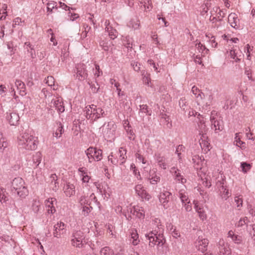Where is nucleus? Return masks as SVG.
Listing matches in <instances>:
<instances>
[{
	"label": "nucleus",
	"instance_id": "obj_1",
	"mask_svg": "<svg viewBox=\"0 0 255 255\" xmlns=\"http://www.w3.org/2000/svg\"><path fill=\"white\" fill-rule=\"evenodd\" d=\"M38 143L37 137L28 133H23L18 137V145L27 150L36 149Z\"/></svg>",
	"mask_w": 255,
	"mask_h": 255
},
{
	"label": "nucleus",
	"instance_id": "obj_2",
	"mask_svg": "<svg viewBox=\"0 0 255 255\" xmlns=\"http://www.w3.org/2000/svg\"><path fill=\"white\" fill-rule=\"evenodd\" d=\"M84 112L87 119L95 121L101 117H104L106 114L101 108H97L95 105L87 106L85 107Z\"/></svg>",
	"mask_w": 255,
	"mask_h": 255
},
{
	"label": "nucleus",
	"instance_id": "obj_3",
	"mask_svg": "<svg viewBox=\"0 0 255 255\" xmlns=\"http://www.w3.org/2000/svg\"><path fill=\"white\" fill-rule=\"evenodd\" d=\"M127 150L122 147H120L116 153L112 152L108 157V161L113 165H117L118 163L122 164L124 163L127 158Z\"/></svg>",
	"mask_w": 255,
	"mask_h": 255
},
{
	"label": "nucleus",
	"instance_id": "obj_4",
	"mask_svg": "<svg viewBox=\"0 0 255 255\" xmlns=\"http://www.w3.org/2000/svg\"><path fill=\"white\" fill-rule=\"evenodd\" d=\"M15 191L21 197H25L28 194V190L24 185L23 180L20 177L15 178L11 182V191Z\"/></svg>",
	"mask_w": 255,
	"mask_h": 255
},
{
	"label": "nucleus",
	"instance_id": "obj_5",
	"mask_svg": "<svg viewBox=\"0 0 255 255\" xmlns=\"http://www.w3.org/2000/svg\"><path fill=\"white\" fill-rule=\"evenodd\" d=\"M154 222L156 227L148 234L155 236L156 241L158 242V246H162L165 243V241L163 238L164 229L163 226L159 224L160 220L158 219H156Z\"/></svg>",
	"mask_w": 255,
	"mask_h": 255
},
{
	"label": "nucleus",
	"instance_id": "obj_6",
	"mask_svg": "<svg viewBox=\"0 0 255 255\" xmlns=\"http://www.w3.org/2000/svg\"><path fill=\"white\" fill-rule=\"evenodd\" d=\"M197 130H198V134L200 136L199 140L201 147H207L209 144L207 140L208 136L207 135L208 128L203 120L200 121L198 123Z\"/></svg>",
	"mask_w": 255,
	"mask_h": 255
},
{
	"label": "nucleus",
	"instance_id": "obj_7",
	"mask_svg": "<svg viewBox=\"0 0 255 255\" xmlns=\"http://www.w3.org/2000/svg\"><path fill=\"white\" fill-rule=\"evenodd\" d=\"M85 235L81 231H74L71 236V244L72 246L78 248H85Z\"/></svg>",
	"mask_w": 255,
	"mask_h": 255
},
{
	"label": "nucleus",
	"instance_id": "obj_8",
	"mask_svg": "<svg viewBox=\"0 0 255 255\" xmlns=\"http://www.w3.org/2000/svg\"><path fill=\"white\" fill-rule=\"evenodd\" d=\"M89 163L99 161L102 159V150L95 147H90L85 150Z\"/></svg>",
	"mask_w": 255,
	"mask_h": 255
},
{
	"label": "nucleus",
	"instance_id": "obj_9",
	"mask_svg": "<svg viewBox=\"0 0 255 255\" xmlns=\"http://www.w3.org/2000/svg\"><path fill=\"white\" fill-rule=\"evenodd\" d=\"M117 126L113 122L105 124L101 128L103 135L107 138H113L116 131Z\"/></svg>",
	"mask_w": 255,
	"mask_h": 255
},
{
	"label": "nucleus",
	"instance_id": "obj_10",
	"mask_svg": "<svg viewBox=\"0 0 255 255\" xmlns=\"http://www.w3.org/2000/svg\"><path fill=\"white\" fill-rule=\"evenodd\" d=\"M78 194L81 195L79 199V202L81 206H90L92 201L95 202L97 201L96 197L94 193H92L90 195V198L91 199V201H90L89 200L87 199L88 196H86V193L84 190L82 189V188L80 189H78Z\"/></svg>",
	"mask_w": 255,
	"mask_h": 255
},
{
	"label": "nucleus",
	"instance_id": "obj_11",
	"mask_svg": "<svg viewBox=\"0 0 255 255\" xmlns=\"http://www.w3.org/2000/svg\"><path fill=\"white\" fill-rule=\"evenodd\" d=\"M216 185L219 188V194L222 199L226 200L231 196V193L227 189L226 184V181L223 178L218 180Z\"/></svg>",
	"mask_w": 255,
	"mask_h": 255
},
{
	"label": "nucleus",
	"instance_id": "obj_12",
	"mask_svg": "<svg viewBox=\"0 0 255 255\" xmlns=\"http://www.w3.org/2000/svg\"><path fill=\"white\" fill-rule=\"evenodd\" d=\"M95 185L99 192L104 197V199L108 200L112 194V191L108 184L104 182L100 184L95 183Z\"/></svg>",
	"mask_w": 255,
	"mask_h": 255
},
{
	"label": "nucleus",
	"instance_id": "obj_13",
	"mask_svg": "<svg viewBox=\"0 0 255 255\" xmlns=\"http://www.w3.org/2000/svg\"><path fill=\"white\" fill-rule=\"evenodd\" d=\"M217 247L219 255H229L231 254L230 245L223 239H220L217 244Z\"/></svg>",
	"mask_w": 255,
	"mask_h": 255
},
{
	"label": "nucleus",
	"instance_id": "obj_14",
	"mask_svg": "<svg viewBox=\"0 0 255 255\" xmlns=\"http://www.w3.org/2000/svg\"><path fill=\"white\" fill-rule=\"evenodd\" d=\"M172 194L167 190H163L159 195V200L164 209L169 207V202L171 197Z\"/></svg>",
	"mask_w": 255,
	"mask_h": 255
},
{
	"label": "nucleus",
	"instance_id": "obj_15",
	"mask_svg": "<svg viewBox=\"0 0 255 255\" xmlns=\"http://www.w3.org/2000/svg\"><path fill=\"white\" fill-rule=\"evenodd\" d=\"M76 79L79 81H83L85 79L88 73L86 70V67L84 64H78L76 66Z\"/></svg>",
	"mask_w": 255,
	"mask_h": 255
},
{
	"label": "nucleus",
	"instance_id": "obj_16",
	"mask_svg": "<svg viewBox=\"0 0 255 255\" xmlns=\"http://www.w3.org/2000/svg\"><path fill=\"white\" fill-rule=\"evenodd\" d=\"M66 225L61 221L58 222L53 227V235L55 238H60L65 232Z\"/></svg>",
	"mask_w": 255,
	"mask_h": 255
},
{
	"label": "nucleus",
	"instance_id": "obj_17",
	"mask_svg": "<svg viewBox=\"0 0 255 255\" xmlns=\"http://www.w3.org/2000/svg\"><path fill=\"white\" fill-rule=\"evenodd\" d=\"M6 121L11 126H16L18 124L19 117L17 113L14 112H9L6 113Z\"/></svg>",
	"mask_w": 255,
	"mask_h": 255
},
{
	"label": "nucleus",
	"instance_id": "obj_18",
	"mask_svg": "<svg viewBox=\"0 0 255 255\" xmlns=\"http://www.w3.org/2000/svg\"><path fill=\"white\" fill-rule=\"evenodd\" d=\"M135 193L142 199L148 201L151 198V196L147 192L142 184H137L134 188Z\"/></svg>",
	"mask_w": 255,
	"mask_h": 255
},
{
	"label": "nucleus",
	"instance_id": "obj_19",
	"mask_svg": "<svg viewBox=\"0 0 255 255\" xmlns=\"http://www.w3.org/2000/svg\"><path fill=\"white\" fill-rule=\"evenodd\" d=\"M51 107L53 106L59 113H63L65 111V108L62 99L61 97L53 98L51 102Z\"/></svg>",
	"mask_w": 255,
	"mask_h": 255
},
{
	"label": "nucleus",
	"instance_id": "obj_20",
	"mask_svg": "<svg viewBox=\"0 0 255 255\" xmlns=\"http://www.w3.org/2000/svg\"><path fill=\"white\" fill-rule=\"evenodd\" d=\"M56 202V199L54 198H48L45 201V205L48 214H53L56 212L54 204Z\"/></svg>",
	"mask_w": 255,
	"mask_h": 255
},
{
	"label": "nucleus",
	"instance_id": "obj_21",
	"mask_svg": "<svg viewBox=\"0 0 255 255\" xmlns=\"http://www.w3.org/2000/svg\"><path fill=\"white\" fill-rule=\"evenodd\" d=\"M228 21L231 26L235 29H239L241 27L240 19L235 13H231L229 15Z\"/></svg>",
	"mask_w": 255,
	"mask_h": 255
},
{
	"label": "nucleus",
	"instance_id": "obj_22",
	"mask_svg": "<svg viewBox=\"0 0 255 255\" xmlns=\"http://www.w3.org/2000/svg\"><path fill=\"white\" fill-rule=\"evenodd\" d=\"M208 244L209 242L207 239H203L202 237H199L196 242V246L199 250L203 252L206 250Z\"/></svg>",
	"mask_w": 255,
	"mask_h": 255
},
{
	"label": "nucleus",
	"instance_id": "obj_23",
	"mask_svg": "<svg viewBox=\"0 0 255 255\" xmlns=\"http://www.w3.org/2000/svg\"><path fill=\"white\" fill-rule=\"evenodd\" d=\"M210 121L211 122V128L214 129L216 133H219L220 131H222L223 129V126L221 124V122L215 120L214 117H210Z\"/></svg>",
	"mask_w": 255,
	"mask_h": 255
},
{
	"label": "nucleus",
	"instance_id": "obj_24",
	"mask_svg": "<svg viewBox=\"0 0 255 255\" xmlns=\"http://www.w3.org/2000/svg\"><path fill=\"white\" fill-rule=\"evenodd\" d=\"M106 31L108 32L109 35L111 39H114L118 36L117 31L110 25V21L106 20L105 23Z\"/></svg>",
	"mask_w": 255,
	"mask_h": 255
},
{
	"label": "nucleus",
	"instance_id": "obj_25",
	"mask_svg": "<svg viewBox=\"0 0 255 255\" xmlns=\"http://www.w3.org/2000/svg\"><path fill=\"white\" fill-rule=\"evenodd\" d=\"M130 213L138 218H143L144 217V211L143 208L139 206L132 207L130 209Z\"/></svg>",
	"mask_w": 255,
	"mask_h": 255
},
{
	"label": "nucleus",
	"instance_id": "obj_26",
	"mask_svg": "<svg viewBox=\"0 0 255 255\" xmlns=\"http://www.w3.org/2000/svg\"><path fill=\"white\" fill-rule=\"evenodd\" d=\"M64 192L67 197H71L75 193V187L70 182L67 183L63 187Z\"/></svg>",
	"mask_w": 255,
	"mask_h": 255
},
{
	"label": "nucleus",
	"instance_id": "obj_27",
	"mask_svg": "<svg viewBox=\"0 0 255 255\" xmlns=\"http://www.w3.org/2000/svg\"><path fill=\"white\" fill-rule=\"evenodd\" d=\"M148 181L151 184H156L159 182L160 180V176L158 174H156L154 170H150L149 175L147 177Z\"/></svg>",
	"mask_w": 255,
	"mask_h": 255
},
{
	"label": "nucleus",
	"instance_id": "obj_28",
	"mask_svg": "<svg viewBox=\"0 0 255 255\" xmlns=\"http://www.w3.org/2000/svg\"><path fill=\"white\" fill-rule=\"evenodd\" d=\"M155 159L158 165L162 169H166L167 167L166 163V159L164 156H162L160 153L155 154Z\"/></svg>",
	"mask_w": 255,
	"mask_h": 255
},
{
	"label": "nucleus",
	"instance_id": "obj_29",
	"mask_svg": "<svg viewBox=\"0 0 255 255\" xmlns=\"http://www.w3.org/2000/svg\"><path fill=\"white\" fill-rule=\"evenodd\" d=\"M100 45L105 51H108L110 53H113V44L110 41L106 40H102L100 42Z\"/></svg>",
	"mask_w": 255,
	"mask_h": 255
},
{
	"label": "nucleus",
	"instance_id": "obj_30",
	"mask_svg": "<svg viewBox=\"0 0 255 255\" xmlns=\"http://www.w3.org/2000/svg\"><path fill=\"white\" fill-rule=\"evenodd\" d=\"M124 126L125 130H126L128 139L131 140H133L135 138V134L133 132L129 123L127 121H125Z\"/></svg>",
	"mask_w": 255,
	"mask_h": 255
},
{
	"label": "nucleus",
	"instance_id": "obj_31",
	"mask_svg": "<svg viewBox=\"0 0 255 255\" xmlns=\"http://www.w3.org/2000/svg\"><path fill=\"white\" fill-rule=\"evenodd\" d=\"M15 85L17 90H19V94L23 96L26 95V88L24 83L19 80H16Z\"/></svg>",
	"mask_w": 255,
	"mask_h": 255
},
{
	"label": "nucleus",
	"instance_id": "obj_32",
	"mask_svg": "<svg viewBox=\"0 0 255 255\" xmlns=\"http://www.w3.org/2000/svg\"><path fill=\"white\" fill-rule=\"evenodd\" d=\"M8 146V143L3 133L0 131V152H3Z\"/></svg>",
	"mask_w": 255,
	"mask_h": 255
},
{
	"label": "nucleus",
	"instance_id": "obj_33",
	"mask_svg": "<svg viewBox=\"0 0 255 255\" xmlns=\"http://www.w3.org/2000/svg\"><path fill=\"white\" fill-rule=\"evenodd\" d=\"M195 209L198 213L199 217L202 220L204 221L207 219V216L203 208L197 204H195Z\"/></svg>",
	"mask_w": 255,
	"mask_h": 255
},
{
	"label": "nucleus",
	"instance_id": "obj_34",
	"mask_svg": "<svg viewBox=\"0 0 255 255\" xmlns=\"http://www.w3.org/2000/svg\"><path fill=\"white\" fill-rule=\"evenodd\" d=\"M230 55L231 58L234 59L236 62L240 61L241 59L242 55L239 50L234 48L231 49L230 51Z\"/></svg>",
	"mask_w": 255,
	"mask_h": 255
},
{
	"label": "nucleus",
	"instance_id": "obj_35",
	"mask_svg": "<svg viewBox=\"0 0 255 255\" xmlns=\"http://www.w3.org/2000/svg\"><path fill=\"white\" fill-rule=\"evenodd\" d=\"M228 237L231 238L232 241L235 244H241L242 241V237L238 235H236L232 231H230L228 234Z\"/></svg>",
	"mask_w": 255,
	"mask_h": 255
},
{
	"label": "nucleus",
	"instance_id": "obj_36",
	"mask_svg": "<svg viewBox=\"0 0 255 255\" xmlns=\"http://www.w3.org/2000/svg\"><path fill=\"white\" fill-rule=\"evenodd\" d=\"M130 238L132 240V244L134 246L137 245L139 242V237H138V234L137 232V231L135 229H131L130 232Z\"/></svg>",
	"mask_w": 255,
	"mask_h": 255
},
{
	"label": "nucleus",
	"instance_id": "obj_37",
	"mask_svg": "<svg viewBox=\"0 0 255 255\" xmlns=\"http://www.w3.org/2000/svg\"><path fill=\"white\" fill-rule=\"evenodd\" d=\"M239 133H236L234 143L242 149H245L246 148V143L241 140V138L239 136Z\"/></svg>",
	"mask_w": 255,
	"mask_h": 255
},
{
	"label": "nucleus",
	"instance_id": "obj_38",
	"mask_svg": "<svg viewBox=\"0 0 255 255\" xmlns=\"http://www.w3.org/2000/svg\"><path fill=\"white\" fill-rule=\"evenodd\" d=\"M178 197L180 198L182 204L189 201L188 196L186 190L184 189H180L178 192Z\"/></svg>",
	"mask_w": 255,
	"mask_h": 255
},
{
	"label": "nucleus",
	"instance_id": "obj_39",
	"mask_svg": "<svg viewBox=\"0 0 255 255\" xmlns=\"http://www.w3.org/2000/svg\"><path fill=\"white\" fill-rule=\"evenodd\" d=\"M50 187L53 191H56L58 188V183L56 181L57 180V176L55 174H52L50 176Z\"/></svg>",
	"mask_w": 255,
	"mask_h": 255
},
{
	"label": "nucleus",
	"instance_id": "obj_40",
	"mask_svg": "<svg viewBox=\"0 0 255 255\" xmlns=\"http://www.w3.org/2000/svg\"><path fill=\"white\" fill-rule=\"evenodd\" d=\"M24 48L26 50L27 52L30 53V56L34 58L35 56L34 47L29 42H26L24 43Z\"/></svg>",
	"mask_w": 255,
	"mask_h": 255
},
{
	"label": "nucleus",
	"instance_id": "obj_41",
	"mask_svg": "<svg viewBox=\"0 0 255 255\" xmlns=\"http://www.w3.org/2000/svg\"><path fill=\"white\" fill-rule=\"evenodd\" d=\"M47 5V10L48 13L47 15L51 14L53 12L54 9H57L58 6L57 5V2L54 1H50L46 3Z\"/></svg>",
	"mask_w": 255,
	"mask_h": 255
},
{
	"label": "nucleus",
	"instance_id": "obj_42",
	"mask_svg": "<svg viewBox=\"0 0 255 255\" xmlns=\"http://www.w3.org/2000/svg\"><path fill=\"white\" fill-rule=\"evenodd\" d=\"M191 92L198 101L202 100L203 94L197 87H192Z\"/></svg>",
	"mask_w": 255,
	"mask_h": 255
},
{
	"label": "nucleus",
	"instance_id": "obj_43",
	"mask_svg": "<svg viewBox=\"0 0 255 255\" xmlns=\"http://www.w3.org/2000/svg\"><path fill=\"white\" fill-rule=\"evenodd\" d=\"M146 237L147 238V239L149 240V246L150 247H154L155 245L157 246V249L160 247L158 246L157 244L158 242L156 241V237L155 236L151 235L149 234H146L145 235Z\"/></svg>",
	"mask_w": 255,
	"mask_h": 255
},
{
	"label": "nucleus",
	"instance_id": "obj_44",
	"mask_svg": "<svg viewBox=\"0 0 255 255\" xmlns=\"http://www.w3.org/2000/svg\"><path fill=\"white\" fill-rule=\"evenodd\" d=\"M141 75L142 76V81H143V83L148 86L151 87V86L150 85V74L149 73H148L145 70H143L141 71Z\"/></svg>",
	"mask_w": 255,
	"mask_h": 255
},
{
	"label": "nucleus",
	"instance_id": "obj_45",
	"mask_svg": "<svg viewBox=\"0 0 255 255\" xmlns=\"http://www.w3.org/2000/svg\"><path fill=\"white\" fill-rule=\"evenodd\" d=\"M141 4V6H143L145 10H150L152 8V4L151 0H138Z\"/></svg>",
	"mask_w": 255,
	"mask_h": 255
},
{
	"label": "nucleus",
	"instance_id": "obj_46",
	"mask_svg": "<svg viewBox=\"0 0 255 255\" xmlns=\"http://www.w3.org/2000/svg\"><path fill=\"white\" fill-rule=\"evenodd\" d=\"M57 125L58 127L56 130V131L54 133V135L56 138H59L61 136L62 134L64 132V128L63 126L61 123H57Z\"/></svg>",
	"mask_w": 255,
	"mask_h": 255
},
{
	"label": "nucleus",
	"instance_id": "obj_47",
	"mask_svg": "<svg viewBox=\"0 0 255 255\" xmlns=\"http://www.w3.org/2000/svg\"><path fill=\"white\" fill-rule=\"evenodd\" d=\"M45 82L49 86L52 87L53 90H56L57 89V87L54 84V79L52 76H48L45 79Z\"/></svg>",
	"mask_w": 255,
	"mask_h": 255
},
{
	"label": "nucleus",
	"instance_id": "obj_48",
	"mask_svg": "<svg viewBox=\"0 0 255 255\" xmlns=\"http://www.w3.org/2000/svg\"><path fill=\"white\" fill-rule=\"evenodd\" d=\"M88 84L90 85V89L93 93H96L98 92L100 86L96 81L94 82H90L89 81L88 82Z\"/></svg>",
	"mask_w": 255,
	"mask_h": 255
},
{
	"label": "nucleus",
	"instance_id": "obj_49",
	"mask_svg": "<svg viewBox=\"0 0 255 255\" xmlns=\"http://www.w3.org/2000/svg\"><path fill=\"white\" fill-rule=\"evenodd\" d=\"M40 208V203L38 200H33L32 205L31 209L35 213H37L39 211Z\"/></svg>",
	"mask_w": 255,
	"mask_h": 255
},
{
	"label": "nucleus",
	"instance_id": "obj_50",
	"mask_svg": "<svg viewBox=\"0 0 255 255\" xmlns=\"http://www.w3.org/2000/svg\"><path fill=\"white\" fill-rule=\"evenodd\" d=\"M42 158L41 153L39 152H36L33 156V162L35 164V167H37L41 162Z\"/></svg>",
	"mask_w": 255,
	"mask_h": 255
},
{
	"label": "nucleus",
	"instance_id": "obj_51",
	"mask_svg": "<svg viewBox=\"0 0 255 255\" xmlns=\"http://www.w3.org/2000/svg\"><path fill=\"white\" fill-rule=\"evenodd\" d=\"M100 254L101 255H113L114 252L109 247H105L101 250Z\"/></svg>",
	"mask_w": 255,
	"mask_h": 255
},
{
	"label": "nucleus",
	"instance_id": "obj_52",
	"mask_svg": "<svg viewBox=\"0 0 255 255\" xmlns=\"http://www.w3.org/2000/svg\"><path fill=\"white\" fill-rule=\"evenodd\" d=\"M128 26L134 29H137L139 27V21L136 19H132L128 22Z\"/></svg>",
	"mask_w": 255,
	"mask_h": 255
},
{
	"label": "nucleus",
	"instance_id": "obj_53",
	"mask_svg": "<svg viewBox=\"0 0 255 255\" xmlns=\"http://www.w3.org/2000/svg\"><path fill=\"white\" fill-rule=\"evenodd\" d=\"M7 6L5 4H3L2 8H0V20H3L5 18L7 15V12L6 11Z\"/></svg>",
	"mask_w": 255,
	"mask_h": 255
},
{
	"label": "nucleus",
	"instance_id": "obj_54",
	"mask_svg": "<svg viewBox=\"0 0 255 255\" xmlns=\"http://www.w3.org/2000/svg\"><path fill=\"white\" fill-rule=\"evenodd\" d=\"M82 176H83V177H82V180L83 182V184H82V189L84 190V189L85 188H86L88 190H89V189L88 187V185L86 184H84V183H87L89 182V181L90 179V177L87 175H84V174H82Z\"/></svg>",
	"mask_w": 255,
	"mask_h": 255
},
{
	"label": "nucleus",
	"instance_id": "obj_55",
	"mask_svg": "<svg viewBox=\"0 0 255 255\" xmlns=\"http://www.w3.org/2000/svg\"><path fill=\"white\" fill-rule=\"evenodd\" d=\"M92 209V207L90 206H83L82 207V214L86 216L88 215V214L91 211Z\"/></svg>",
	"mask_w": 255,
	"mask_h": 255
},
{
	"label": "nucleus",
	"instance_id": "obj_56",
	"mask_svg": "<svg viewBox=\"0 0 255 255\" xmlns=\"http://www.w3.org/2000/svg\"><path fill=\"white\" fill-rule=\"evenodd\" d=\"M241 168L242 169V171L244 173H247L248 171H249L251 168V165L249 163H247L246 162H242L241 163Z\"/></svg>",
	"mask_w": 255,
	"mask_h": 255
},
{
	"label": "nucleus",
	"instance_id": "obj_57",
	"mask_svg": "<svg viewBox=\"0 0 255 255\" xmlns=\"http://www.w3.org/2000/svg\"><path fill=\"white\" fill-rule=\"evenodd\" d=\"M184 146L182 144L179 145L176 148L175 153L178 155L179 159L181 158V153L184 151Z\"/></svg>",
	"mask_w": 255,
	"mask_h": 255
},
{
	"label": "nucleus",
	"instance_id": "obj_58",
	"mask_svg": "<svg viewBox=\"0 0 255 255\" xmlns=\"http://www.w3.org/2000/svg\"><path fill=\"white\" fill-rule=\"evenodd\" d=\"M140 112L146 113V115L150 116L151 115V111L148 110L147 105H140Z\"/></svg>",
	"mask_w": 255,
	"mask_h": 255
},
{
	"label": "nucleus",
	"instance_id": "obj_59",
	"mask_svg": "<svg viewBox=\"0 0 255 255\" xmlns=\"http://www.w3.org/2000/svg\"><path fill=\"white\" fill-rule=\"evenodd\" d=\"M201 179L203 181V184L204 185V186L208 188L211 187V182H210V180L209 179L207 176H205V175H204V177H201Z\"/></svg>",
	"mask_w": 255,
	"mask_h": 255
},
{
	"label": "nucleus",
	"instance_id": "obj_60",
	"mask_svg": "<svg viewBox=\"0 0 255 255\" xmlns=\"http://www.w3.org/2000/svg\"><path fill=\"white\" fill-rule=\"evenodd\" d=\"M196 48L200 53H203L204 50L208 51L204 45H203L200 42L196 44Z\"/></svg>",
	"mask_w": 255,
	"mask_h": 255
},
{
	"label": "nucleus",
	"instance_id": "obj_61",
	"mask_svg": "<svg viewBox=\"0 0 255 255\" xmlns=\"http://www.w3.org/2000/svg\"><path fill=\"white\" fill-rule=\"evenodd\" d=\"M175 179L181 183L184 184L186 183V179L182 177L180 172H178V174L175 176Z\"/></svg>",
	"mask_w": 255,
	"mask_h": 255
},
{
	"label": "nucleus",
	"instance_id": "obj_62",
	"mask_svg": "<svg viewBox=\"0 0 255 255\" xmlns=\"http://www.w3.org/2000/svg\"><path fill=\"white\" fill-rule=\"evenodd\" d=\"M203 96H204V97L206 99H207L208 101L206 104L210 105L211 104L212 100L213 99V97L211 93L209 92V93L206 94L205 95L203 94Z\"/></svg>",
	"mask_w": 255,
	"mask_h": 255
},
{
	"label": "nucleus",
	"instance_id": "obj_63",
	"mask_svg": "<svg viewBox=\"0 0 255 255\" xmlns=\"http://www.w3.org/2000/svg\"><path fill=\"white\" fill-rule=\"evenodd\" d=\"M131 65L135 71L138 72L140 70V64L137 62L132 61L131 63Z\"/></svg>",
	"mask_w": 255,
	"mask_h": 255
},
{
	"label": "nucleus",
	"instance_id": "obj_64",
	"mask_svg": "<svg viewBox=\"0 0 255 255\" xmlns=\"http://www.w3.org/2000/svg\"><path fill=\"white\" fill-rule=\"evenodd\" d=\"M186 101L185 98H182L179 101V105L181 109L183 110H185V107L186 106Z\"/></svg>",
	"mask_w": 255,
	"mask_h": 255
}]
</instances>
